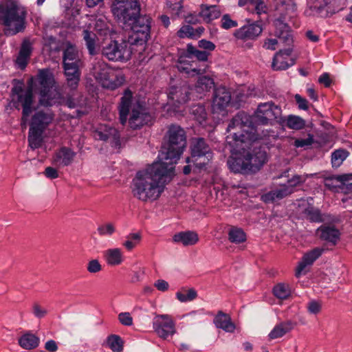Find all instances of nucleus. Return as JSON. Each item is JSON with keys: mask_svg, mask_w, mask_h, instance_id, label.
I'll return each mask as SVG.
<instances>
[{"mask_svg": "<svg viewBox=\"0 0 352 352\" xmlns=\"http://www.w3.org/2000/svg\"><path fill=\"white\" fill-rule=\"evenodd\" d=\"M235 129L226 138L229 145L239 152L228 160L229 168L235 173H256L267 162V153L257 146L258 136L251 117L243 111L239 112L230 120L228 131Z\"/></svg>", "mask_w": 352, "mask_h": 352, "instance_id": "1", "label": "nucleus"}, {"mask_svg": "<svg viewBox=\"0 0 352 352\" xmlns=\"http://www.w3.org/2000/svg\"><path fill=\"white\" fill-rule=\"evenodd\" d=\"M174 175L173 163L155 162L136 173L131 183L132 195L142 202L153 201L160 197L165 184Z\"/></svg>", "mask_w": 352, "mask_h": 352, "instance_id": "2", "label": "nucleus"}, {"mask_svg": "<svg viewBox=\"0 0 352 352\" xmlns=\"http://www.w3.org/2000/svg\"><path fill=\"white\" fill-rule=\"evenodd\" d=\"M119 114L120 123L124 125L128 122L129 127L133 130L151 124L153 119L144 102L133 98L129 89L120 98Z\"/></svg>", "mask_w": 352, "mask_h": 352, "instance_id": "3", "label": "nucleus"}, {"mask_svg": "<svg viewBox=\"0 0 352 352\" xmlns=\"http://www.w3.org/2000/svg\"><path fill=\"white\" fill-rule=\"evenodd\" d=\"M63 68L66 76L67 86L73 91L66 100V105L69 108H74L78 105L75 91L79 85L81 72L80 69L84 66L82 54L78 47L70 43L66 44L63 55Z\"/></svg>", "mask_w": 352, "mask_h": 352, "instance_id": "4", "label": "nucleus"}, {"mask_svg": "<svg viewBox=\"0 0 352 352\" xmlns=\"http://www.w3.org/2000/svg\"><path fill=\"white\" fill-rule=\"evenodd\" d=\"M26 10L16 0H6L0 4V22L5 25L4 34L15 35L25 28Z\"/></svg>", "mask_w": 352, "mask_h": 352, "instance_id": "5", "label": "nucleus"}, {"mask_svg": "<svg viewBox=\"0 0 352 352\" xmlns=\"http://www.w3.org/2000/svg\"><path fill=\"white\" fill-rule=\"evenodd\" d=\"M162 160L166 163H176L186 146V134L184 129L177 124H171L164 138Z\"/></svg>", "mask_w": 352, "mask_h": 352, "instance_id": "6", "label": "nucleus"}, {"mask_svg": "<svg viewBox=\"0 0 352 352\" xmlns=\"http://www.w3.org/2000/svg\"><path fill=\"white\" fill-rule=\"evenodd\" d=\"M36 79V89L38 94V104L47 107L62 104L65 98L56 86L53 73L49 69L39 70Z\"/></svg>", "mask_w": 352, "mask_h": 352, "instance_id": "7", "label": "nucleus"}, {"mask_svg": "<svg viewBox=\"0 0 352 352\" xmlns=\"http://www.w3.org/2000/svg\"><path fill=\"white\" fill-rule=\"evenodd\" d=\"M33 111L30 120H28V142L32 149H36L41 146L43 134L54 122L55 114L50 109L35 107Z\"/></svg>", "mask_w": 352, "mask_h": 352, "instance_id": "8", "label": "nucleus"}, {"mask_svg": "<svg viewBox=\"0 0 352 352\" xmlns=\"http://www.w3.org/2000/svg\"><path fill=\"white\" fill-rule=\"evenodd\" d=\"M11 93L13 106L17 109L22 108L21 126L25 129L30 116L35 109L32 88L24 89L22 83H18L12 87Z\"/></svg>", "mask_w": 352, "mask_h": 352, "instance_id": "9", "label": "nucleus"}, {"mask_svg": "<svg viewBox=\"0 0 352 352\" xmlns=\"http://www.w3.org/2000/svg\"><path fill=\"white\" fill-rule=\"evenodd\" d=\"M123 28L129 32L128 42L132 45H142L150 38L151 18L140 15L133 19Z\"/></svg>", "mask_w": 352, "mask_h": 352, "instance_id": "10", "label": "nucleus"}, {"mask_svg": "<svg viewBox=\"0 0 352 352\" xmlns=\"http://www.w3.org/2000/svg\"><path fill=\"white\" fill-rule=\"evenodd\" d=\"M255 122L262 125H273L275 122L284 124L285 118L282 117L280 107L272 102L261 103L254 113Z\"/></svg>", "mask_w": 352, "mask_h": 352, "instance_id": "11", "label": "nucleus"}, {"mask_svg": "<svg viewBox=\"0 0 352 352\" xmlns=\"http://www.w3.org/2000/svg\"><path fill=\"white\" fill-rule=\"evenodd\" d=\"M131 45L132 44L128 42V39L123 40L122 43L111 41L102 46L101 53L104 57L110 61L126 62L131 56Z\"/></svg>", "mask_w": 352, "mask_h": 352, "instance_id": "12", "label": "nucleus"}, {"mask_svg": "<svg viewBox=\"0 0 352 352\" xmlns=\"http://www.w3.org/2000/svg\"><path fill=\"white\" fill-rule=\"evenodd\" d=\"M112 11L124 27L133 19L140 16V6L138 0H115Z\"/></svg>", "mask_w": 352, "mask_h": 352, "instance_id": "13", "label": "nucleus"}, {"mask_svg": "<svg viewBox=\"0 0 352 352\" xmlns=\"http://www.w3.org/2000/svg\"><path fill=\"white\" fill-rule=\"evenodd\" d=\"M91 72L94 78L106 88L115 89L123 84L124 79L122 76L117 79H110V68L103 60H95L92 64Z\"/></svg>", "mask_w": 352, "mask_h": 352, "instance_id": "14", "label": "nucleus"}, {"mask_svg": "<svg viewBox=\"0 0 352 352\" xmlns=\"http://www.w3.org/2000/svg\"><path fill=\"white\" fill-rule=\"evenodd\" d=\"M341 1H344V0H333L330 2H328L327 0H317L314 5L305 10V14L320 18L329 17L342 9V8L336 6Z\"/></svg>", "mask_w": 352, "mask_h": 352, "instance_id": "15", "label": "nucleus"}, {"mask_svg": "<svg viewBox=\"0 0 352 352\" xmlns=\"http://www.w3.org/2000/svg\"><path fill=\"white\" fill-rule=\"evenodd\" d=\"M153 327L162 339H166L176 333L175 324L170 316L167 314L157 315L153 319Z\"/></svg>", "mask_w": 352, "mask_h": 352, "instance_id": "16", "label": "nucleus"}, {"mask_svg": "<svg viewBox=\"0 0 352 352\" xmlns=\"http://www.w3.org/2000/svg\"><path fill=\"white\" fill-rule=\"evenodd\" d=\"M324 185L329 189L344 194L352 191V174L332 175L325 178Z\"/></svg>", "mask_w": 352, "mask_h": 352, "instance_id": "17", "label": "nucleus"}, {"mask_svg": "<svg viewBox=\"0 0 352 352\" xmlns=\"http://www.w3.org/2000/svg\"><path fill=\"white\" fill-rule=\"evenodd\" d=\"M289 12L283 11V14L276 12L278 15L274 21L275 27L274 34L283 44L290 46L293 43V36L290 27L285 21V16Z\"/></svg>", "mask_w": 352, "mask_h": 352, "instance_id": "18", "label": "nucleus"}, {"mask_svg": "<svg viewBox=\"0 0 352 352\" xmlns=\"http://www.w3.org/2000/svg\"><path fill=\"white\" fill-rule=\"evenodd\" d=\"M191 157H187L186 162H194V158L205 157L208 161L212 157L211 148L203 138H194L190 142Z\"/></svg>", "mask_w": 352, "mask_h": 352, "instance_id": "19", "label": "nucleus"}, {"mask_svg": "<svg viewBox=\"0 0 352 352\" xmlns=\"http://www.w3.org/2000/svg\"><path fill=\"white\" fill-rule=\"evenodd\" d=\"M232 96L230 91L225 87L214 89L212 96V110L213 113L224 111L230 104Z\"/></svg>", "mask_w": 352, "mask_h": 352, "instance_id": "20", "label": "nucleus"}, {"mask_svg": "<svg viewBox=\"0 0 352 352\" xmlns=\"http://www.w3.org/2000/svg\"><path fill=\"white\" fill-rule=\"evenodd\" d=\"M190 91L189 85L186 82L171 87L168 94L170 104L179 107L187 102L190 99Z\"/></svg>", "mask_w": 352, "mask_h": 352, "instance_id": "21", "label": "nucleus"}, {"mask_svg": "<svg viewBox=\"0 0 352 352\" xmlns=\"http://www.w3.org/2000/svg\"><path fill=\"white\" fill-rule=\"evenodd\" d=\"M292 49L289 47L279 50L273 58L272 67L274 70H285L295 63L294 59L290 58Z\"/></svg>", "mask_w": 352, "mask_h": 352, "instance_id": "22", "label": "nucleus"}, {"mask_svg": "<svg viewBox=\"0 0 352 352\" xmlns=\"http://www.w3.org/2000/svg\"><path fill=\"white\" fill-rule=\"evenodd\" d=\"M76 153L70 148L63 146L57 150L52 157V164L58 167L67 166L70 165Z\"/></svg>", "mask_w": 352, "mask_h": 352, "instance_id": "23", "label": "nucleus"}, {"mask_svg": "<svg viewBox=\"0 0 352 352\" xmlns=\"http://www.w3.org/2000/svg\"><path fill=\"white\" fill-rule=\"evenodd\" d=\"M94 138L97 140L109 141L112 146L120 145V134L118 131L110 126H101L94 132Z\"/></svg>", "mask_w": 352, "mask_h": 352, "instance_id": "24", "label": "nucleus"}, {"mask_svg": "<svg viewBox=\"0 0 352 352\" xmlns=\"http://www.w3.org/2000/svg\"><path fill=\"white\" fill-rule=\"evenodd\" d=\"M322 250L320 248H315L307 253H305L300 262H299L296 270V276L300 277L302 274H306L307 272V267L311 265L322 254Z\"/></svg>", "mask_w": 352, "mask_h": 352, "instance_id": "25", "label": "nucleus"}, {"mask_svg": "<svg viewBox=\"0 0 352 352\" xmlns=\"http://www.w3.org/2000/svg\"><path fill=\"white\" fill-rule=\"evenodd\" d=\"M263 31L261 25L258 23L244 25L235 32V36L239 39L252 40L259 36Z\"/></svg>", "mask_w": 352, "mask_h": 352, "instance_id": "26", "label": "nucleus"}, {"mask_svg": "<svg viewBox=\"0 0 352 352\" xmlns=\"http://www.w3.org/2000/svg\"><path fill=\"white\" fill-rule=\"evenodd\" d=\"M295 325L296 323L291 320H286L276 324L268 334L269 340L283 337L285 334L290 332L294 328Z\"/></svg>", "mask_w": 352, "mask_h": 352, "instance_id": "27", "label": "nucleus"}, {"mask_svg": "<svg viewBox=\"0 0 352 352\" xmlns=\"http://www.w3.org/2000/svg\"><path fill=\"white\" fill-rule=\"evenodd\" d=\"M196 65L195 62L190 63L184 60L183 57H180L177 67L179 71L186 73L189 76H195L206 72V67L201 68Z\"/></svg>", "mask_w": 352, "mask_h": 352, "instance_id": "28", "label": "nucleus"}, {"mask_svg": "<svg viewBox=\"0 0 352 352\" xmlns=\"http://www.w3.org/2000/svg\"><path fill=\"white\" fill-rule=\"evenodd\" d=\"M293 192V189L287 185L281 186L280 188L270 191L262 196L265 202L274 201L281 199Z\"/></svg>", "mask_w": 352, "mask_h": 352, "instance_id": "29", "label": "nucleus"}, {"mask_svg": "<svg viewBox=\"0 0 352 352\" xmlns=\"http://www.w3.org/2000/svg\"><path fill=\"white\" fill-rule=\"evenodd\" d=\"M213 322L217 328L221 329L229 333L234 332L236 327L235 324L232 322L230 316L221 311H218Z\"/></svg>", "mask_w": 352, "mask_h": 352, "instance_id": "30", "label": "nucleus"}, {"mask_svg": "<svg viewBox=\"0 0 352 352\" xmlns=\"http://www.w3.org/2000/svg\"><path fill=\"white\" fill-rule=\"evenodd\" d=\"M175 243H181L184 246L193 245L199 241L198 234L193 231L180 232L173 237Z\"/></svg>", "mask_w": 352, "mask_h": 352, "instance_id": "31", "label": "nucleus"}, {"mask_svg": "<svg viewBox=\"0 0 352 352\" xmlns=\"http://www.w3.org/2000/svg\"><path fill=\"white\" fill-rule=\"evenodd\" d=\"M39 342V338L30 331L23 333L19 338V346L26 350H32L36 348Z\"/></svg>", "mask_w": 352, "mask_h": 352, "instance_id": "32", "label": "nucleus"}, {"mask_svg": "<svg viewBox=\"0 0 352 352\" xmlns=\"http://www.w3.org/2000/svg\"><path fill=\"white\" fill-rule=\"evenodd\" d=\"M82 35L89 54L91 56L97 54L99 52V47L96 43L97 36L96 34L88 30H84Z\"/></svg>", "mask_w": 352, "mask_h": 352, "instance_id": "33", "label": "nucleus"}, {"mask_svg": "<svg viewBox=\"0 0 352 352\" xmlns=\"http://www.w3.org/2000/svg\"><path fill=\"white\" fill-rule=\"evenodd\" d=\"M317 234L322 239L332 243H335L339 237V231L331 226H320L317 230Z\"/></svg>", "mask_w": 352, "mask_h": 352, "instance_id": "34", "label": "nucleus"}, {"mask_svg": "<svg viewBox=\"0 0 352 352\" xmlns=\"http://www.w3.org/2000/svg\"><path fill=\"white\" fill-rule=\"evenodd\" d=\"M201 10L199 12V15L207 23H209L220 16V11L216 6H208L203 4L201 6Z\"/></svg>", "mask_w": 352, "mask_h": 352, "instance_id": "35", "label": "nucleus"}, {"mask_svg": "<svg viewBox=\"0 0 352 352\" xmlns=\"http://www.w3.org/2000/svg\"><path fill=\"white\" fill-rule=\"evenodd\" d=\"M190 113L199 124H203L207 119V112L204 105L201 104H193L190 109Z\"/></svg>", "mask_w": 352, "mask_h": 352, "instance_id": "36", "label": "nucleus"}, {"mask_svg": "<svg viewBox=\"0 0 352 352\" xmlns=\"http://www.w3.org/2000/svg\"><path fill=\"white\" fill-rule=\"evenodd\" d=\"M107 263L111 265H120L122 261V252L119 248L109 249L104 253Z\"/></svg>", "mask_w": 352, "mask_h": 352, "instance_id": "37", "label": "nucleus"}, {"mask_svg": "<svg viewBox=\"0 0 352 352\" xmlns=\"http://www.w3.org/2000/svg\"><path fill=\"white\" fill-rule=\"evenodd\" d=\"M209 54L206 51H201L197 50L191 44H188L186 46V58L195 57L197 60L201 61H206L208 59Z\"/></svg>", "mask_w": 352, "mask_h": 352, "instance_id": "38", "label": "nucleus"}, {"mask_svg": "<svg viewBox=\"0 0 352 352\" xmlns=\"http://www.w3.org/2000/svg\"><path fill=\"white\" fill-rule=\"evenodd\" d=\"M274 295L281 300H285L289 298L291 294V290L289 285L280 283L276 285L273 288Z\"/></svg>", "mask_w": 352, "mask_h": 352, "instance_id": "39", "label": "nucleus"}, {"mask_svg": "<svg viewBox=\"0 0 352 352\" xmlns=\"http://www.w3.org/2000/svg\"><path fill=\"white\" fill-rule=\"evenodd\" d=\"M228 239L232 243H241L246 240V235L241 228L232 227L228 232Z\"/></svg>", "mask_w": 352, "mask_h": 352, "instance_id": "40", "label": "nucleus"}, {"mask_svg": "<svg viewBox=\"0 0 352 352\" xmlns=\"http://www.w3.org/2000/svg\"><path fill=\"white\" fill-rule=\"evenodd\" d=\"M126 240L123 243V246L129 251L135 248L142 240L140 232L130 233L126 236Z\"/></svg>", "mask_w": 352, "mask_h": 352, "instance_id": "41", "label": "nucleus"}, {"mask_svg": "<svg viewBox=\"0 0 352 352\" xmlns=\"http://www.w3.org/2000/svg\"><path fill=\"white\" fill-rule=\"evenodd\" d=\"M285 122L281 124L286 125L292 129L299 130L304 128L305 125V120L300 117L296 116H289L287 119H285Z\"/></svg>", "mask_w": 352, "mask_h": 352, "instance_id": "42", "label": "nucleus"}, {"mask_svg": "<svg viewBox=\"0 0 352 352\" xmlns=\"http://www.w3.org/2000/svg\"><path fill=\"white\" fill-rule=\"evenodd\" d=\"M296 10V4L293 0H280L276 6V12L283 14V11L286 12H294Z\"/></svg>", "mask_w": 352, "mask_h": 352, "instance_id": "43", "label": "nucleus"}, {"mask_svg": "<svg viewBox=\"0 0 352 352\" xmlns=\"http://www.w3.org/2000/svg\"><path fill=\"white\" fill-rule=\"evenodd\" d=\"M214 86V80L210 77H200L196 84V89L197 92L202 93L209 91Z\"/></svg>", "mask_w": 352, "mask_h": 352, "instance_id": "44", "label": "nucleus"}, {"mask_svg": "<svg viewBox=\"0 0 352 352\" xmlns=\"http://www.w3.org/2000/svg\"><path fill=\"white\" fill-rule=\"evenodd\" d=\"M303 214L306 219L312 222H321L323 221L322 215L318 209L309 206L303 211Z\"/></svg>", "mask_w": 352, "mask_h": 352, "instance_id": "45", "label": "nucleus"}, {"mask_svg": "<svg viewBox=\"0 0 352 352\" xmlns=\"http://www.w3.org/2000/svg\"><path fill=\"white\" fill-rule=\"evenodd\" d=\"M97 231L100 236L110 237L116 232V228L113 223L106 222L98 226Z\"/></svg>", "mask_w": 352, "mask_h": 352, "instance_id": "46", "label": "nucleus"}, {"mask_svg": "<svg viewBox=\"0 0 352 352\" xmlns=\"http://www.w3.org/2000/svg\"><path fill=\"white\" fill-rule=\"evenodd\" d=\"M348 155L349 152L345 150L338 149L333 151L331 155V164L333 167H339Z\"/></svg>", "mask_w": 352, "mask_h": 352, "instance_id": "47", "label": "nucleus"}, {"mask_svg": "<svg viewBox=\"0 0 352 352\" xmlns=\"http://www.w3.org/2000/svg\"><path fill=\"white\" fill-rule=\"evenodd\" d=\"M107 342L109 348L114 352H120L122 350V341L118 336L111 335L109 336Z\"/></svg>", "mask_w": 352, "mask_h": 352, "instance_id": "48", "label": "nucleus"}, {"mask_svg": "<svg viewBox=\"0 0 352 352\" xmlns=\"http://www.w3.org/2000/svg\"><path fill=\"white\" fill-rule=\"evenodd\" d=\"M197 296V292L191 288L182 292H178L176 294L177 298L180 302L191 301L196 298Z\"/></svg>", "mask_w": 352, "mask_h": 352, "instance_id": "49", "label": "nucleus"}, {"mask_svg": "<svg viewBox=\"0 0 352 352\" xmlns=\"http://www.w3.org/2000/svg\"><path fill=\"white\" fill-rule=\"evenodd\" d=\"M177 34L179 38H195V28L189 25L182 26Z\"/></svg>", "mask_w": 352, "mask_h": 352, "instance_id": "50", "label": "nucleus"}, {"mask_svg": "<svg viewBox=\"0 0 352 352\" xmlns=\"http://www.w3.org/2000/svg\"><path fill=\"white\" fill-rule=\"evenodd\" d=\"M182 0H167V6L171 10L173 14L179 16L182 10Z\"/></svg>", "mask_w": 352, "mask_h": 352, "instance_id": "51", "label": "nucleus"}, {"mask_svg": "<svg viewBox=\"0 0 352 352\" xmlns=\"http://www.w3.org/2000/svg\"><path fill=\"white\" fill-rule=\"evenodd\" d=\"M307 309L309 314L316 315L322 310V302L320 301L312 300L307 303Z\"/></svg>", "mask_w": 352, "mask_h": 352, "instance_id": "52", "label": "nucleus"}, {"mask_svg": "<svg viewBox=\"0 0 352 352\" xmlns=\"http://www.w3.org/2000/svg\"><path fill=\"white\" fill-rule=\"evenodd\" d=\"M32 52V44L28 39L23 41L19 55L29 59Z\"/></svg>", "mask_w": 352, "mask_h": 352, "instance_id": "53", "label": "nucleus"}, {"mask_svg": "<svg viewBox=\"0 0 352 352\" xmlns=\"http://www.w3.org/2000/svg\"><path fill=\"white\" fill-rule=\"evenodd\" d=\"M87 270L89 273H98L102 270V266L98 260L93 259L87 263Z\"/></svg>", "mask_w": 352, "mask_h": 352, "instance_id": "54", "label": "nucleus"}, {"mask_svg": "<svg viewBox=\"0 0 352 352\" xmlns=\"http://www.w3.org/2000/svg\"><path fill=\"white\" fill-rule=\"evenodd\" d=\"M237 26L236 21L232 20L229 15L225 14L221 19V27L224 29H230Z\"/></svg>", "mask_w": 352, "mask_h": 352, "instance_id": "55", "label": "nucleus"}, {"mask_svg": "<svg viewBox=\"0 0 352 352\" xmlns=\"http://www.w3.org/2000/svg\"><path fill=\"white\" fill-rule=\"evenodd\" d=\"M120 322L125 326H131L133 324V318L129 312H122L118 315Z\"/></svg>", "mask_w": 352, "mask_h": 352, "instance_id": "56", "label": "nucleus"}, {"mask_svg": "<svg viewBox=\"0 0 352 352\" xmlns=\"http://www.w3.org/2000/svg\"><path fill=\"white\" fill-rule=\"evenodd\" d=\"M32 312L36 318H42L47 315V310L38 303H34L32 306Z\"/></svg>", "mask_w": 352, "mask_h": 352, "instance_id": "57", "label": "nucleus"}, {"mask_svg": "<svg viewBox=\"0 0 352 352\" xmlns=\"http://www.w3.org/2000/svg\"><path fill=\"white\" fill-rule=\"evenodd\" d=\"M313 142V136L309 135V137L306 139H296L294 142V146L296 147H305L311 145Z\"/></svg>", "mask_w": 352, "mask_h": 352, "instance_id": "58", "label": "nucleus"}, {"mask_svg": "<svg viewBox=\"0 0 352 352\" xmlns=\"http://www.w3.org/2000/svg\"><path fill=\"white\" fill-rule=\"evenodd\" d=\"M278 41L276 38H266L264 41L263 47L266 50H275Z\"/></svg>", "mask_w": 352, "mask_h": 352, "instance_id": "59", "label": "nucleus"}, {"mask_svg": "<svg viewBox=\"0 0 352 352\" xmlns=\"http://www.w3.org/2000/svg\"><path fill=\"white\" fill-rule=\"evenodd\" d=\"M295 100L299 109L303 110L308 109V101L305 98L301 97L299 94H296Z\"/></svg>", "mask_w": 352, "mask_h": 352, "instance_id": "60", "label": "nucleus"}, {"mask_svg": "<svg viewBox=\"0 0 352 352\" xmlns=\"http://www.w3.org/2000/svg\"><path fill=\"white\" fill-rule=\"evenodd\" d=\"M198 44L200 48H203L209 51H212L215 48V45L212 42L205 39L200 40Z\"/></svg>", "mask_w": 352, "mask_h": 352, "instance_id": "61", "label": "nucleus"}, {"mask_svg": "<svg viewBox=\"0 0 352 352\" xmlns=\"http://www.w3.org/2000/svg\"><path fill=\"white\" fill-rule=\"evenodd\" d=\"M154 286L161 292L167 291L169 287L168 282L162 279H159L156 280L155 283H154Z\"/></svg>", "mask_w": 352, "mask_h": 352, "instance_id": "62", "label": "nucleus"}, {"mask_svg": "<svg viewBox=\"0 0 352 352\" xmlns=\"http://www.w3.org/2000/svg\"><path fill=\"white\" fill-rule=\"evenodd\" d=\"M305 182L304 179H302V177L300 175H295L291 179L288 181V186H291L294 190V188L298 184L303 183Z\"/></svg>", "mask_w": 352, "mask_h": 352, "instance_id": "63", "label": "nucleus"}, {"mask_svg": "<svg viewBox=\"0 0 352 352\" xmlns=\"http://www.w3.org/2000/svg\"><path fill=\"white\" fill-rule=\"evenodd\" d=\"M255 9L258 14L265 13L267 11L266 4L263 0H258L256 3Z\"/></svg>", "mask_w": 352, "mask_h": 352, "instance_id": "64", "label": "nucleus"}]
</instances>
